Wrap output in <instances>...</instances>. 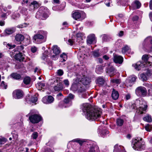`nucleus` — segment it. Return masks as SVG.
I'll use <instances>...</instances> for the list:
<instances>
[{"label":"nucleus","instance_id":"obj_1","mask_svg":"<svg viewBox=\"0 0 152 152\" xmlns=\"http://www.w3.org/2000/svg\"><path fill=\"white\" fill-rule=\"evenodd\" d=\"M142 59L143 62V63L140 61L138 62L135 64H133L132 66L137 70H139L144 68L151 66L152 64V56L147 55H145L142 56Z\"/></svg>","mask_w":152,"mask_h":152},{"label":"nucleus","instance_id":"obj_2","mask_svg":"<svg viewBox=\"0 0 152 152\" xmlns=\"http://www.w3.org/2000/svg\"><path fill=\"white\" fill-rule=\"evenodd\" d=\"M102 112L100 109L92 108L86 115V118L91 121H98L101 117Z\"/></svg>","mask_w":152,"mask_h":152},{"label":"nucleus","instance_id":"obj_3","mask_svg":"<svg viewBox=\"0 0 152 152\" xmlns=\"http://www.w3.org/2000/svg\"><path fill=\"white\" fill-rule=\"evenodd\" d=\"M133 149L136 150L140 151L145 149V145L142 139L140 137L134 139L132 143Z\"/></svg>","mask_w":152,"mask_h":152},{"label":"nucleus","instance_id":"obj_4","mask_svg":"<svg viewBox=\"0 0 152 152\" xmlns=\"http://www.w3.org/2000/svg\"><path fill=\"white\" fill-rule=\"evenodd\" d=\"M80 79H76L74 80L73 84L72 86V88L74 91H77L80 93H82L85 91V89L83 86H81V82L80 81Z\"/></svg>","mask_w":152,"mask_h":152},{"label":"nucleus","instance_id":"obj_5","mask_svg":"<svg viewBox=\"0 0 152 152\" xmlns=\"http://www.w3.org/2000/svg\"><path fill=\"white\" fill-rule=\"evenodd\" d=\"M29 119L32 123H38L42 120L41 117L39 115L37 114H33L31 111L29 114Z\"/></svg>","mask_w":152,"mask_h":152},{"label":"nucleus","instance_id":"obj_6","mask_svg":"<svg viewBox=\"0 0 152 152\" xmlns=\"http://www.w3.org/2000/svg\"><path fill=\"white\" fill-rule=\"evenodd\" d=\"M140 106L137 109V112L140 114L145 113L147 107V105L145 101L139 100Z\"/></svg>","mask_w":152,"mask_h":152},{"label":"nucleus","instance_id":"obj_7","mask_svg":"<svg viewBox=\"0 0 152 152\" xmlns=\"http://www.w3.org/2000/svg\"><path fill=\"white\" fill-rule=\"evenodd\" d=\"M136 94L140 96V94L143 96H145L147 94V90L145 88L142 86H140L137 87L135 90Z\"/></svg>","mask_w":152,"mask_h":152},{"label":"nucleus","instance_id":"obj_8","mask_svg":"<svg viewBox=\"0 0 152 152\" xmlns=\"http://www.w3.org/2000/svg\"><path fill=\"white\" fill-rule=\"evenodd\" d=\"M13 96L15 99H19L22 98L23 95V91L20 89H17L13 91Z\"/></svg>","mask_w":152,"mask_h":152},{"label":"nucleus","instance_id":"obj_9","mask_svg":"<svg viewBox=\"0 0 152 152\" xmlns=\"http://www.w3.org/2000/svg\"><path fill=\"white\" fill-rule=\"evenodd\" d=\"M144 42L146 44L149 51L152 52V37H147L144 40Z\"/></svg>","mask_w":152,"mask_h":152},{"label":"nucleus","instance_id":"obj_10","mask_svg":"<svg viewBox=\"0 0 152 152\" xmlns=\"http://www.w3.org/2000/svg\"><path fill=\"white\" fill-rule=\"evenodd\" d=\"M81 108L83 112L86 113L87 114L88 112L90 110V109L94 107H92L88 103H85L81 105Z\"/></svg>","mask_w":152,"mask_h":152},{"label":"nucleus","instance_id":"obj_11","mask_svg":"<svg viewBox=\"0 0 152 152\" xmlns=\"http://www.w3.org/2000/svg\"><path fill=\"white\" fill-rule=\"evenodd\" d=\"M42 101L45 104H49L53 102L54 101V98L50 95L46 96L42 99Z\"/></svg>","mask_w":152,"mask_h":152},{"label":"nucleus","instance_id":"obj_12","mask_svg":"<svg viewBox=\"0 0 152 152\" xmlns=\"http://www.w3.org/2000/svg\"><path fill=\"white\" fill-rule=\"evenodd\" d=\"M85 13L80 11H77L72 14V17L76 20L80 18L82 15H85Z\"/></svg>","mask_w":152,"mask_h":152},{"label":"nucleus","instance_id":"obj_13","mask_svg":"<svg viewBox=\"0 0 152 152\" xmlns=\"http://www.w3.org/2000/svg\"><path fill=\"white\" fill-rule=\"evenodd\" d=\"M44 34V32L42 31H38L37 33L34 35L33 39L36 41L37 40L42 39H44V37L43 35Z\"/></svg>","mask_w":152,"mask_h":152},{"label":"nucleus","instance_id":"obj_14","mask_svg":"<svg viewBox=\"0 0 152 152\" xmlns=\"http://www.w3.org/2000/svg\"><path fill=\"white\" fill-rule=\"evenodd\" d=\"M29 6V10L31 11H33L36 9H37L39 7V5L36 1H33L31 2Z\"/></svg>","mask_w":152,"mask_h":152},{"label":"nucleus","instance_id":"obj_15","mask_svg":"<svg viewBox=\"0 0 152 152\" xmlns=\"http://www.w3.org/2000/svg\"><path fill=\"white\" fill-rule=\"evenodd\" d=\"M15 28L14 27L7 28L4 31V35L7 36L12 34L15 31Z\"/></svg>","mask_w":152,"mask_h":152},{"label":"nucleus","instance_id":"obj_16","mask_svg":"<svg viewBox=\"0 0 152 152\" xmlns=\"http://www.w3.org/2000/svg\"><path fill=\"white\" fill-rule=\"evenodd\" d=\"M114 148L113 152H125V149L123 146L116 144Z\"/></svg>","mask_w":152,"mask_h":152},{"label":"nucleus","instance_id":"obj_17","mask_svg":"<svg viewBox=\"0 0 152 152\" xmlns=\"http://www.w3.org/2000/svg\"><path fill=\"white\" fill-rule=\"evenodd\" d=\"M113 61L116 63L121 64L123 61V58L121 56L115 55H114Z\"/></svg>","mask_w":152,"mask_h":152},{"label":"nucleus","instance_id":"obj_18","mask_svg":"<svg viewBox=\"0 0 152 152\" xmlns=\"http://www.w3.org/2000/svg\"><path fill=\"white\" fill-rule=\"evenodd\" d=\"M78 78L80 79V81L81 82V83H82L84 85H87L89 83L90 79L87 77H83L81 79L80 76H79L76 79Z\"/></svg>","mask_w":152,"mask_h":152},{"label":"nucleus","instance_id":"obj_19","mask_svg":"<svg viewBox=\"0 0 152 152\" xmlns=\"http://www.w3.org/2000/svg\"><path fill=\"white\" fill-rule=\"evenodd\" d=\"M116 72L115 70L113 67L108 68L107 71V72L108 73L110 77L115 75V74Z\"/></svg>","mask_w":152,"mask_h":152},{"label":"nucleus","instance_id":"obj_20","mask_svg":"<svg viewBox=\"0 0 152 152\" xmlns=\"http://www.w3.org/2000/svg\"><path fill=\"white\" fill-rule=\"evenodd\" d=\"M95 39V35L92 34L89 35L87 38V41L88 44H91Z\"/></svg>","mask_w":152,"mask_h":152},{"label":"nucleus","instance_id":"obj_21","mask_svg":"<svg viewBox=\"0 0 152 152\" xmlns=\"http://www.w3.org/2000/svg\"><path fill=\"white\" fill-rule=\"evenodd\" d=\"M119 96V94L118 91L115 90L114 88L113 89V91L112 93V98L114 100L117 99Z\"/></svg>","mask_w":152,"mask_h":152},{"label":"nucleus","instance_id":"obj_22","mask_svg":"<svg viewBox=\"0 0 152 152\" xmlns=\"http://www.w3.org/2000/svg\"><path fill=\"white\" fill-rule=\"evenodd\" d=\"M63 88V86L61 83H59L54 88V90L56 91H59Z\"/></svg>","mask_w":152,"mask_h":152},{"label":"nucleus","instance_id":"obj_23","mask_svg":"<svg viewBox=\"0 0 152 152\" xmlns=\"http://www.w3.org/2000/svg\"><path fill=\"white\" fill-rule=\"evenodd\" d=\"M137 78V77L134 75L130 76L129 77V80L130 82H129L128 80H127L126 81L127 83L128 82L130 83L129 85H128L127 86H131L132 85V84H131V83L132 82H134L136 81Z\"/></svg>","mask_w":152,"mask_h":152},{"label":"nucleus","instance_id":"obj_24","mask_svg":"<svg viewBox=\"0 0 152 152\" xmlns=\"http://www.w3.org/2000/svg\"><path fill=\"white\" fill-rule=\"evenodd\" d=\"M15 38L17 41L21 42L24 40V37L23 35L18 34L16 35Z\"/></svg>","mask_w":152,"mask_h":152},{"label":"nucleus","instance_id":"obj_25","mask_svg":"<svg viewBox=\"0 0 152 152\" xmlns=\"http://www.w3.org/2000/svg\"><path fill=\"white\" fill-rule=\"evenodd\" d=\"M15 58L17 60L21 61L23 60L24 59V57L21 53L19 52V53L16 54Z\"/></svg>","mask_w":152,"mask_h":152},{"label":"nucleus","instance_id":"obj_26","mask_svg":"<svg viewBox=\"0 0 152 152\" xmlns=\"http://www.w3.org/2000/svg\"><path fill=\"white\" fill-rule=\"evenodd\" d=\"M52 50L53 53L56 55H58L60 53V49L57 45L53 46Z\"/></svg>","mask_w":152,"mask_h":152},{"label":"nucleus","instance_id":"obj_27","mask_svg":"<svg viewBox=\"0 0 152 152\" xmlns=\"http://www.w3.org/2000/svg\"><path fill=\"white\" fill-rule=\"evenodd\" d=\"M10 76L11 77L17 80L20 79L21 77L20 75L17 73H13L11 74Z\"/></svg>","mask_w":152,"mask_h":152},{"label":"nucleus","instance_id":"obj_28","mask_svg":"<svg viewBox=\"0 0 152 152\" xmlns=\"http://www.w3.org/2000/svg\"><path fill=\"white\" fill-rule=\"evenodd\" d=\"M99 133L101 136L102 137L109 134V132L107 130L105 129H102L100 128L99 129Z\"/></svg>","mask_w":152,"mask_h":152},{"label":"nucleus","instance_id":"obj_29","mask_svg":"<svg viewBox=\"0 0 152 152\" xmlns=\"http://www.w3.org/2000/svg\"><path fill=\"white\" fill-rule=\"evenodd\" d=\"M141 6V4L138 1H135L134 3L132 4V6L134 9L139 8Z\"/></svg>","mask_w":152,"mask_h":152},{"label":"nucleus","instance_id":"obj_30","mask_svg":"<svg viewBox=\"0 0 152 152\" xmlns=\"http://www.w3.org/2000/svg\"><path fill=\"white\" fill-rule=\"evenodd\" d=\"M130 52V48L128 46L126 45L122 48V52L123 53H128Z\"/></svg>","mask_w":152,"mask_h":152},{"label":"nucleus","instance_id":"obj_31","mask_svg":"<svg viewBox=\"0 0 152 152\" xmlns=\"http://www.w3.org/2000/svg\"><path fill=\"white\" fill-rule=\"evenodd\" d=\"M36 86L38 88L39 90H41L42 89H44L45 87V84L43 83L40 82L38 83L36 85ZM43 91H44V90H42Z\"/></svg>","mask_w":152,"mask_h":152},{"label":"nucleus","instance_id":"obj_32","mask_svg":"<svg viewBox=\"0 0 152 152\" xmlns=\"http://www.w3.org/2000/svg\"><path fill=\"white\" fill-rule=\"evenodd\" d=\"M124 122V120L120 118H118L116 120L117 125L118 126H120L123 125Z\"/></svg>","mask_w":152,"mask_h":152},{"label":"nucleus","instance_id":"obj_33","mask_svg":"<svg viewBox=\"0 0 152 152\" xmlns=\"http://www.w3.org/2000/svg\"><path fill=\"white\" fill-rule=\"evenodd\" d=\"M104 79L101 77H99L97 80V83L99 86H102L104 84Z\"/></svg>","mask_w":152,"mask_h":152},{"label":"nucleus","instance_id":"obj_34","mask_svg":"<svg viewBox=\"0 0 152 152\" xmlns=\"http://www.w3.org/2000/svg\"><path fill=\"white\" fill-rule=\"evenodd\" d=\"M143 120L145 121L150 122L152 121V120L151 115H147L143 118Z\"/></svg>","mask_w":152,"mask_h":152},{"label":"nucleus","instance_id":"obj_35","mask_svg":"<svg viewBox=\"0 0 152 152\" xmlns=\"http://www.w3.org/2000/svg\"><path fill=\"white\" fill-rule=\"evenodd\" d=\"M31 79L30 77H25L23 79V82L26 85L29 84L31 82Z\"/></svg>","mask_w":152,"mask_h":152},{"label":"nucleus","instance_id":"obj_36","mask_svg":"<svg viewBox=\"0 0 152 152\" xmlns=\"http://www.w3.org/2000/svg\"><path fill=\"white\" fill-rule=\"evenodd\" d=\"M63 70L62 69L58 70L56 73V75L57 76H61L64 74Z\"/></svg>","mask_w":152,"mask_h":152},{"label":"nucleus","instance_id":"obj_37","mask_svg":"<svg viewBox=\"0 0 152 152\" xmlns=\"http://www.w3.org/2000/svg\"><path fill=\"white\" fill-rule=\"evenodd\" d=\"M96 72L98 74H100L103 72V69L100 66H97L96 69Z\"/></svg>","mask_w":152,"mask_h":152},{"label":"nucleus","instance_id":"obj_38","mask_svg":"<svg viewBox=\"0 0 152 152\" xmlns=\"http://www.w3.org/2000/svg\"><path fill=\"white\" fill-rule=\"evenodd\" d=\"M98 149V147L97 146H92L91 147L89 150L88 152H95Z\"/></svg>","mask_w":152,"mask_h":152},{"label":"nucleus","instance_id":"obj_39","mask_svg":"<svg viewBox=\"0 0 152 152\" xmlns=\"http://www.w3.org/2000/svg\"><path fill=\"white\" fill-rule=\"evenodd\" d=\"M48 17V15L47 13L43 12L41 13V15L40 18L42 20H45Z\"/></svg>","mask_w":152,"mask_h":152},{"label":"nucleus","instance_id":"obj_40","mask_svg":"<svg viewBox=\"0 0 152 152\" xmlns=\"http://www.w3.org/2000/svg\"><path fill=\"white\" fill-rule=\"evenodd\" d=\"M83 34L81 33H78L77 34L76 36L77 37V41L78 40H82V37L83 36Z\"/></svg>","mask_w":152,"mask_h":152},{"label":"nucleus","instance_id":"obj_41","mask_svg":"<svg viewBox=\"0 0 152 152\" xmlns=\"http://www.w3.org/2000/svg\"><path fill=\"white\" fill-rule=\"evenodd\" d=\"M145 130L148 132H150L152 130V126L149 124H148L145 126Z\"/></svg>","mask_w":152,"mask_h":152},{"label":"nucleus","instance_id":"obj_42","mask_svg":"<svg viewBox=\"0 0 152 152\" xmlns=\"http://www.w3.org/2000/svg\"><path fill=\"white\" fill-rule=\"evenodd\" d=\"M93 56L95 57H97L100 56L98 50H95L93 52Z\"/></svg>","mask_w":152,"mask_h":152},{"label":"nucleus","instance_id":"obj_43","mask_svg":"<svg viewBox=\"0 0 152 152\" xmlns=\"http://www.w3.org/2000/svg\"><path fill=\"white\" fill-rule=\"evenodd\" d=\"M64 102L66 104H69V105L71 104V101L68 97L65 98L64 100Z\"/></svg>","mask_w":152,"mask_h":152},{"label":"nucleus","instance_id":"obj_44","mask_svg":"<svg viewBox=\"0 0 152 152\" xmlns=\"http://www.w3.org/2000/svg\"><path fill=\"white\" fill-rule=\"evenodd\" d=\"M140 77L141 79L143 81L146 80H147V76L146 74L145 75L144 74L142 73L140 75Z\"/></svg>","mask_w":152,"mask_h":152},{"label":"nucleus","instance_id":"obj_45","mask_svg":"<svg viewBox=\"0 0 152 152\" xmlns=\"http://www.w3.org/2000/svg\"><path fill=\"white\" fill-rule=\"evenodd\" d=\"M60 57L63 59V61H65L67 59V56L65 53H63L61 55Z\"/></svg>","mask_w":152,"mask_h":152},{"label":"nucleus","instance_id":"obj_46","mask_svg":"<svg viewBox=\"0 0 152 152\" xmlns=\"http://www.w3.org/2000/svg\"><path fill=\"white\" fill-rule=\"evenodd\" d=\"M37 98L36 96H32L30 99V101L32 103H34L37 101Z\"/></svg>","mask_w":152,"mask_h":152},{"label":"nucleus","instance_id":"obj_47","mask_svg":"<svg viewBox=\"0 0 152 152\" xmlns=\"http://www.w3.org/2000/svg\"><path fill=\"white\" fill-rule=\"evenodd\" d=\"M48 56V51H45L43 54V56L42 57V58L43 59L47 58Z\"/></svg>","mask_w":152,"mask_h":152},{"label":"nucleus","instance_id":"obj_48","mask_svg":"<svg viewBox=\"0 0 152 152\" xmlns=\"http://www.w3.org/2000/svg\"><path fill=\"white\" fill-rule=\"evenodd\" d=\"M24 47L22 45L19 46L17 47V50L19 52L22 51Z\"/></svg>","mask_w":152,"mask_h":152},{"label":"nucleus","instance_id":"obj_49","mask_svg":"<svg viewBox=\"0 0 152 152\" xmlns=\"http://www.w3.org/2000/svg\"><path fill=\"white\" fill-rule=\"evenodd\" d=\"M33 139H36L38 137V133L37 132H34L31 136Z\"/></svg>","mask_w":152,"mask_h":152},{"label":"nucleus","instance_id":"obj_50","mask_svg":"<svg viewBox=\"0 0 152 152\" xmlns=\"http://www.w3.org/2000/svg\"><path fill=\"white\" fill-rule=\"evenodd\" d=\"M145 74L148 77H149L152 74V71L148 69Z\"/></svg>","mask_w":152,"mask_h":152},{"label":"nucleus","instance_id":"obj_51","mask_svg":"<svg viewBox=\"0 0 152 152\" xmlns=\"http://www.w3.org/2000/svg\"><path fill=\"white\" fill-rule=\"evenodd\" d=\"M7 141V139L5 138L2 137L0 138V142H1V144H4V143H5Z\"/></svg>","mask_w":152,"mask_h":152},{"label":"nucleus","instance_id":"obj_52","mask_svg":"<svg viewBox=\"0 0 152 152\" xmlns=\"http://www.w3.org/2000/svg\"><path fill=\"white\" fill-rule=\"evenodd\" d=\"M73 142H77L79 143L80 144H81L83 142L79 139H76L72 140Z\"/></svg>","mask_w":152,"mask_h":152},{"label":"nucleus","instance_id":"obj_53","mask_svg":"<svg viewBox=\"0 0 152 152\" xmlns=\"http://www.w3.org/2000/svg\"><path fill=\"white\" fill-rule=\"evenodd\" d=\"M111 81L113 83H115L117 84H119L120 83V80L118 79H112Z\"/></svg>","mask_w":152,"mask_h":152},{"label":"nucleus","instance_id":"obj_54","mask_svg":"<svg viewBox=\"0 0 152 152\" xmlns=\"http://www.w3.org/2000/svg\"><path fill=\"white\" fill-rule=\"evenodd\" d=\"M30 0H23L22 2V4L23 5L25 4H30L31 3Z\"/></svg>","mask_w":152,"mask_h":152},{"label":"nucleus","instance_id":"obj_55","mask_svg":"<svg viewBox=\"0 0 152 152\" xmlns=\"http://www.w3.org/2000/svg\"><path fill=\"white\" fill-rule=\"evenodd\" d=\"M71 101L74 99V96L72 94L70 93L69 94L68 96L67 97Z\"/></svg>","mask_w":152,"mask_h":152},{"label":"nucleus","instance_id":"obj_56","mask_svg":"<svg viewBox=\"0 0 152 152\" xmlns=\"http://www.w3.org/2000/svg\"><path fill=\"white\" fill-rule=\"evenodd\" d=\"M63 82L65 85L66 86H68L69 85V82L68 80L65 79L63 81Z\"/></svg>","mask_w":152,"mask_h":152},{"label":"nucleus","instance_id":"obj_57","mask_svg":"<svg viewBox=\"0 0 152 152\" xmlns=\"http://www.w3.org/2000/svg\"><path fill=\"white\" fill-rule=\"evenodd\" d=\"M102 40L104 42L107 41L108 39L107 36L105 34L103 35L102 36Z\"/></svg>","mask_w":152,"mask_h":152},{"label":"nucleus","instance_id":"obj_58","mask_svg":"<svg viewBox=\"0 0 152 152\" xmlns=\"http://www.w3.org/2000/svg\"><path fill=\"white\" fill-rule=\"evenodd\" d=\"M27 11V9L25 8H22L21 10V12L24 14H26V12Z\"/></svg>","mask_w":152,"mask_h":152},{"label":"nucleus","instance_id":"obj_59","mask_svg":"<svg viewBox=\"0 0 152 152\" xmlns=\"http://www.w3.org/2000/svg\"><path fill=\"white\" fill-rule=\"evenodd\" d=\"M1 86L3 87L5 89L7 88V86L6 85H5L4 82L3 81H2L1 83Z\"/></svg>","mask_w":152,"mask_h":152},{"label":"nucleus","instance_id":"obj_60","mask_svg":"<svg viewBox=\"0 0 152 152\" xmlns=\"http://www.w3.org/2000/svg\"><path fill=\"white\" fill-rule=\"evenodd\" d=\"M37 48L35 47H33L31 48V50L33 53H35L37 51Z\"/></svg>","mask_w":152,"mask_h":152},{"label":"nucleus","instance_id":"obj_61","mask_svg":"<svg viewBox=\"0 0 152 152\" xmlns=\"http://www.w3.org/2000/svg\"><path fill=\"white\" fill-rule=\"evenodd\" d=\"M60 96H63L62 94L61 93H60L57 95V98L59 100H60L61 99V98L60 97Z\"/></svg>","mask_w":152,"mask_h":152},{"label":"nucleus","instance_id":"obj_62","mask_svg":"<svg viewBox=\"0 0 152 152\" xmlns=\"http://www.w3.org/2000/svg\"><path fill=\"white\" fill-rule=\"evenodd\" d=\"M57 55H53L52 56L51 58L53 60H56L58 58L57 56Z\"/></svg>","mask_w":152,"mask_h":152},{"label":"nucleus","instance_id":"obj_63","mask_svg":"<svg viewBox=\"0 0 152 152\" xmlns=\"http://www.w3.org/2000/svg\"><path fill=\"white\" fill-rule=\"evenodd\" d=\"M138 19V17L137 16H134L132 18V20L133 21H136Z\"/></svg>","mask_w":152,"mask_h":152},{"label":"nucleus","instance_id":"obj_64","mask_svg":"<svg viewBox=\"0 0 152 152\" xmlns=\"http://www.w3.org/2000/svg\"><path fill=\"white\" fill-rule=\"evenodd\" d=\"M45 152H53V151L50 148L46 149Z\"/></svg>","mask_w":152,"mask_h":152}]
</instances>
